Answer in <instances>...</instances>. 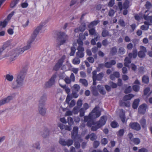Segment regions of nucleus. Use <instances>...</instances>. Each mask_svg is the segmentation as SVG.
<instances>
[{
    "instance_id": "nucleus-21",
    "label": "nucleus",
    "mask_w": 152,
    "mask_h": 152,
    "mask_svg": "<svg viewBox=\"0 0 152 152\" xmlns=\"http://www.w3.org/2000/svg\"><path fill=\"white\" fill-rule=\"evenodd\" d=\"M140 101V100L138 99H136L134 101L132 105V107L133 108L137 109V108Z\"/></svg>"
},
{
    "instance_id": "nucleus-57",
    "label": "nucleus",
    "mask_w": 152,
    "mask_h": 152,
    "mask_svg": "<svg viewBox=\"0 0 152 152\" xmlns=\"http://www.w3.org/2000/svg\"><path fill=\"white\" fill-rule=\"evenodd\" d=\"M124 131L123 129H120L118 133V136H122L123 135L124 133Z\"/></svg>"
},
{
    "instance_id": "nucleus-60",
    "label": "nucleus",
    "mask_w": 152,
    "mask_h": 152,
    "mask_svg": "<svg viewBox=\"0 0 152 152\" xmlns=\"http://www.w3.org/2000/svg\"><path fill=\"white\" fill-rule=\"evenodd\" d=\"M66 145L68 146H69L72 145L73 143L72 140L70 139L66 141Z\"/></svg>"
},
{
    "instance_id": "nucleus-15",
    "label": "nucleus",
    "mask_w": 152,
    "mask_h": 152,
    "mask_svg": "<svg viewBox=\"0 0 152 152\" xmlns=\"http://www.w3.org/2000/svg\"><path fill=\"white\" fill-rule=\"evenodd\" d=\"M129 126L131 128L136 130H139L141 129L140 125L137 122L130 123Z\"/></svg>"
},
{
    "instance_id": "nucleus-10",
    "label": "nucleus",
    "mask_w": 152,
    "mask_h": 152,
    "mask_svg": "<svg viewBox=\"0 0 152 152\" xmlns=\"http://www.w3.org/2000/svg\"><path fill=\"white\" fill-rule=\"evenodd\" d=\"M144 18L147 21L144 22L145 25L141 27V29L142 30H147L149 28V25H151V23H152V16H148L145 14L144 15Z\"/></svg>"
},
{
    "instance_id": "nucleus-38",
    "label": "nucleus",
    "mask_w": 152,
    "mask_h": 152,
    "mask_svg": "<svg viewBox=\"0 0 152 152\" xmlns=\"http://www.w3.org/2000/svg\"><path fill=\"white\" fill-rule=\"evenodd\" d=\"M20 0H14L12 1L10 7L11 8L14 7L18 3Z\"/></svg>"
},
{
    "instance_id": "nucleus-27",
    "label": "nucleus",
    "mask_w": 152,
    "mask_h": 152,
    "mask_svg": "<svg viewBox=\"0 0 152 152\" xmlns=\"http://www.w3.org/2000/svg\"><path fill=\"white\" fill-rule=\"evenodd\" d=\"M111 35L110 34L108 31L105 30H104L102 33V36L104 37L107 36H110Z\"/></svg>"
},
{
    "instance_id": "nucleus-41",
    "label": "nucleus",
    "mask_w": 152,
    "mask_h": 152,
    "mask_svg": "<svg viewBox=\"0 0 152 152\" xmlns=\"http://www.w3.org/2000/svg\"><path fill=\"white\" fill-rule=\"evenodd\" d=\"M79 111V108L75 106L74 107L72 110V112L74 114H77Z\"/></svg>"
},
{
    "instance_id": "nucleus-47",
    "label": "nucleus",
    "mask_w": 152,
    "mask_h": 152,
    "mask_svg": "<svg viewBox=\"0 0 152 152\" xmlns=\"http://www.w3.org/2000/svg\"><path fill=\"white\" fill-rule=\"evenodd\" d=\"M82 100L79 99L77 102V106L76 107H78L79 108H80L82 105Z\"/></svg>"
},
{
    "instance_id": "nucleus-12",
    "label": "nucleus",
    "mask_w": 152,
    "mask_h": 152,
    "mask_svg": "<svg viewBox=\"0 0 152 152\" xmlns=\"http://www.w3.org/2000/svg\"><path fill=\"white\" fill-rule=\"evenodd\" d=\"M65 58V55H64L58 60L57 63L53 67V69L54 70L57 71L61 67H62V64Z\"/></svg>"
},
{
    "instance_id": "nucleus-58",
    "label": "nucleus",
    "mask_w": 152,
    "mask_h": 152,
    "mask_svg": "<svg viewBox=\"0 0 152 152\" xmlns=\"http://www.w3.org/2000/svg\"><path fill=\"white\" fill-rule=\"evenodd\" d=\"M111 126L113 128H116L118 126V124L115 121L112 122L111 124Z\"/></svg>"
},
{
    "instance_id": "nucleus-8",
    "label": "nucleus",
    "mask_w": 152,
    "mask_h": 152,
    "mask_svg": "<svg viewBox=\"0 0 152 152\" xmlns=\"http://www.w3.org/2000/svg\"><path fill=\"white\" fill-rule=\"evenodd\" d=\"M78 128L77 126L74 127L72 132V138L75 141V146L76 148H79L80 147V143L76 141L77 139L78 138L77 135Z\"/></svg>"
},
{
    "instance_id": "nucleus-50",
    "label": "nucleus",
    "mask_w": 152,
    "mask_h": 152,
    "mask_svg": "<svg viewBox=\"0 0 152 152\" xmlns=\"http://www.w3.org/2000/svg\"><path fill=\"white\" fill-rule=\"evenodd\" d=\"M117 52V49L115 47H114L112 48L110 52V54L112 55H114Z\"/></svg>"
},
{
    "instance_id": "nucleus-61",
    "label": "nucleus",
    "mask_w": 152,
    "mask_h": 152,
    "mask_svg": "<svg viewBox=\"0 0 152 152\" xmlns=\"http://www.w3.org/2000/svg\"><path fill=\"white\" fill-rule=\"evenodd\" d=\"M108 142L107 140V139L105 138H104L102 139L101 140V143L102 144L105 145Z\"/></svg>"
},
{
    "instance_id": "nucleus-43",
    "label": "nucleus",
    "mask_w": 152,
    "mask_h": 152,
    "mask_svg": "<svg viewBox=\"0 0 152 152\" xmlns=\"http://www.w3.org/2000/svg\"><path fill=\"white\" fill-rule=\"evenodd\" d=\"M75 103L76 102L75 100H72L70 102H69V104H68L69 107H72L75 105Z\"/></svg>"
},
{
    "instance_id": "nucleus-29",
    "label": "nucleus",
    "mask_w": 152,
    "mask_h": 152,
    "mask_svg": "<svg viewBox=\"0 0 152 152\" xmlns=\"http://www.w3.org/2000/svg\"><path fill=\"white\" fill-rule=\"evenodd\" d=\"M72 62L74 64H80V60L79 58L76 57L73 59Z\"/></svg>"
},
{
    "instance_id": "nucleus-53",
    "label": "nucleus",
    "mask_w": 152,
    "mask_h": 152,
    "mask_svg": "<svg viewBox=\"0 0 152 152\" xmlns=\"http://www.w3.org/2000/svg\"><path fill=\"white\" fill-rule=\"evenodd\" d=\"M132 87L133 90L135 91H138L140 89L139 86L138 85H134Z\"/></svg>"
},
{
    "instance_id": "nucleus-40",
    "label": "nucleus",
    "mask_w": 152,
    "mask_h": 152,
    "mask_svg": "<svg viewBox=\"0 0 152 152\" xmlns=\"http://www.w3.org/2000/svg\"><path fill=\"white\" fill-rule=\"evenodd\" d=\"M134 18L136 20H139L141 19L144 18V15H142L141 14H140L139 15H135Z\"/></svg>"
},
{
    "instance_id": "nucleus-62",
    "label": "nucleus",
    "mask_w": 152,
    "mask_h": 152,
    "mask_svg": "<svg viewBox=\"0 0 152 152\" xmlns=\"http://www.w3.org/2000/svg\"><path fill=\"white\" fill-rule=\"evenodd\" d=\"M119 53L122 54H124L125 52V49L122 47H121L120 48L119 50Z\"/></svg>"
},
{
    "instance_id": "nucleus-9",
    "label": "nucleus",
    "mask_w": 152,
    "mask_h": 152,
    "mask_svg": "<svg viewBox=\"0 0 152 152\" xmlns=\"http://www.w3.org/2000/svg\"><path fill=\"white\" fill-rule=\"evenodd\" d=\"M77 42L79 45V46L77 48L78 51L76 53V56L79 58H83L84 55L83 53L84 49L83 47V42L80 39H77Z\"/></svg>"
},
{
    "instance_id": "nucleus-1",
    "label": "nucleus",
    "mask_w": 152,
    "mask_h": 152,
    "mask_svg": "<svg viewBox=\"0 0 152 152\" xmlns=\"http://www.w3.org/2000/svg\"><path fill=\"white\" fill-rule=\"evenodd\" d=\"M101 115V112L99 110V107H96L90 113L88 116L84 117V120L85 122H87V125L89 127H91V125L94 124L93 119L97 118Z\"/></svg>"
},
{
    "instance_id": "nucleus-48",
    "label": "nucleus",
    "mask_w": 152,
    "mask_h": 152,
    "mask_svg": "<svg viewBox=\"0 0 152 152\" xmlns=\"http://www.w3.org/2000/svg\"><path fill=\"white\" fill-rule=\"evenodd\" d=\"M59 143L63 145H66V141L65 140L62 138H60L59 141Z\"/></svg>"
},
{
    "instance_id": "nucleus-22",
    "label": "nucleus",
    "mask_w": 152,
    "mask_h": 152,
    "mask_svg": "<svg viewBox=\"0 0 152 152\" xmlns=\"http://www.w3.org/2000/svg\"><path fill=\"white\" fill-rule=\"evenodd\" d=\"M99 22V20H94L90 23L88 26V27L89 28H91L93 26L96 25Z\"/></svg>"
},
{
    "instance_id": "nucleus-63",
    "label": "nucleus",
    "mask_w": 152,
    "mask_h": 152,
    "mask_svg": "<svg viewBox=\"0 0 152 152\" xmlns=\"http://www.w3.org/2000/svg\"><path fill=\"white\" fill-rule=\"evenodd\" d=\"M119 24L122 26L124 27L125 26V23L122 19H120L119 21Z\"/></svg>"
},
{
    "instance_id": "nucleus-16",
    "label": "nucleus",
    "mask_w": 152,
    "mask_h": 152,
    "mask_svg": "<svg viewBox=\"0 0 152 152\" xmlns=\"http://www.w3.org/2000/svg\"><path fill=\"white\" fill-rule=\"evenodd\" d=\"M147 108V104H142L139 107V112L140 114H144L146 112Z\"/></svg>"
},
{
    "instance_id": "nucleus-34",
    "label": "nucleus",
    "mask_w": 152,
    "mask_h": 152,
    "mask_svg": "<svg viewBox=\"0 0 152 152\" xmlns=\"http://www.w3.org/2000/svg\"><path fill=\"white\" fill-rule=\"evenodd\" d=\"M103 76V74L102 73H100L99 74L97 75L95 77V80H100L102 79Z\"/></svg>"
},
{
    "instance_id": "nucleus-23",
    "label": "nucleus",
    "mask_w": 152,
    "mask_h": 152,
    "mask_svg": "<svg viewBox=\"0 0 152 152\" xmlns=\"http://www.w3.org/2000/svg\"><path fill=\"white\" fill-rule=\"evenodd\" d=\"M93 125H94L92 126L91 127V130L93 131H95L97 130L98 129H99L101 128V127L97 123V122L96 123V124H95L94 123V124H93L91 125V126Z\"/></svg>"
},
{
    "instance_id": "nucleus-20",
    "label": "nucleus",
    "mask_w": 152,
    "mask_h": 152,
    "mask_svg": "<svg viewBox=\"0 0 152 152\" xmlns=\"http://www.w3.org/2000/svg\"><path fill=\"white\" fill-rule=\"evenodd\" d=\"M116 64V61L114 60H112L110 62H107L105 63V66L107 68H110L112 65H115Z\"/></svg>"
},
{
    "instance_id": "nucleus-33",
    "label": "nucleus",
    "mask_w": 152,
    "mask_h": 152,
    "mask_svg": "<svg viewBox=\"0 0 152 152\" xmlns=\"http://www.w3.org/2000/svg\"><path fill=\"white\" fill-rule=\"evenodd\" d=\"M129 6V2L127 0H126L123 5V8L124 9H127Z\"/></svg>"
},
{
    "instance_id": "nucleus-46",
    "label": "nucleus",
    "mask_w": 152,
    "mask_h": 152,
    "mask_svg": "<svg viewBox=\"0 0 152 152\" xmlns=\"http://www.w3.org/2000/svg\"><path fill=\"white\" fill-rule=\"evenodd\" d=\"M86 110H85L84 108H81L79 109V112L80 113V115L81 117L83 116L84 115V113L86 111Z\"/></svg>"
},
{
    "instance_id": "nucleus-31",
    "label": "nucleus",
    "mask_w": 152,
    "mask_h": 152,
    "mask_svg": "<svg viewBox=\"0 0 152 152\" xmlns=\"http://www.w3.org/2000/svg\"><path fill=\"white\" fill-rule=\"evenodd\" d=\"M80 87L79 85L77 84H75L73 86L72 91L78 92L80 90Z\"/></svg>"
},
{
    "instance_id": "nucleus-4",
    "label": "nucleus",
    "mask_w": 152,
    "mask_h": 152,
    "mask_svg": "<svg viewBox=\"0 0 152 152\" xmlns=\"http://www.w3.org/2000/svg\"><path fill=\"white\" fill-rule=\"evenodd\" d=\"M69 39L68 36L65 33L62 32H60L57 35V43L56 45V46L59 48L60 46L67 42Z\"/></svg>"
},
{
    "instance_id": "nucleus-13",
    "label": "nucleus",
    "mask_w": 152,
    "mask_h": 152,
    "mask_svg": "<svg viewBox=\"0 0 152 152\" xmlns=\"http://www.w3.org/2000/svg\"><path fill=\"white\" fill-rule=\"evenodd\" d=\"M107 120V118L106 116H103L100 118L99 121L96 122L101 127L105 124Z\"/></svg>"
},
{
    "instance_id": "nucleus-30",
    "label": "nucleus",
    "mask_w": 152,
    "mask_h": 152,
    "mask_svg": "<svg viewBox=\"0 0 152 152\" xmlns=\"http://www.w3.org/2000/svg\"><path fill=\"white\" fill-rule=\"evenodd\" d=\"M67 123L69 126L72 125L74 124L73 118L70 117H68L67 118Z\"/></svg>"
},
{
    "instance_id": "nucleus-26",
    "label": "nucleus",
    "mask_w": 152,
    "mask_h": 152,
    "mask_svg": "<svg viewBox=\"0 0 152 152\" xmlns=\"http://www.w3.org/2000/svg\"><path fill=\"white\" fill-rule=\"evenodd\" d=\"M5 78L8 81L11 82L13 80L14 77L12 75L8 74L6 75Z\"/></svg>"
},
{
    "instance_id": "nucleus-11",
    "label": "nucleus",
    "mask_w": 152,
    "mask_h": 152,
    "mask_svg": "<svg viewBox=\"0 0 152 152\" xmlns=\"http://www.w3.org/2000/svg\"><path fill=\"white\" fill-rule=\"evenodd\" d=\"M56 78L55 75H53L51 78L45 83V86L46 88H51L55 83V80Z\"/></svg>"
},
{
    "instance_id": "nucleus-6",
    "label": "nucleus",
    "mask_w": 152,
    "mask_h": 152,
    "mask_svg": "<svg viewBox=\"0 0 152 152\" xmlns=\"http://www.w3.org/2000/svg\"><path fill=\"white\" fill-rule=\"evenodd\" d=\"M137 55V51L136 49L133 50L132 53H130L128 54V56L130 58L126 57L124 60V65L125 66L129 67V64L131 63V58H135Z\"/></svg>"
},
{
    "instance_id": "nucleus-59",
    "label": "nucleus",
    "mask_w": 152,
    "mask_h": 152,
    "mask_svg": "<svg viewBox=\"0 0 152 152\" xmlns=\"http://www.w3.org/2000/svg\"><path fill=\"white\" fill-rule=\"evenodd\" d=\"M39 144L38 142L34 143L32 145V146L38 149L39 148Z\"/></svg>"
},
{
    "instance_id": "nucleus-19",
    "label": "nucleus",
    "mask_w": 152,
    "mask_h": 152,
    "mask_svg": "<svg viewBox=\"0 0 152 152\" xmlns=\"http://www.w3.org/2000/svg\"><path fill=\"white\" fill-rule=\"evenodd\" d=\"M120 118L123 123H124L125 121V111L121 109L120 110Z\"/></svg>"
},
{
    "instance_id": "nucleus-37",
    "label": "nucleus",
    "mask_w": 152,
    "mask_h": 152,
    "mask_svg": "<svg viewBox=\"0 0 152 152\" xmlns=\"http://www.w3.org/2000/svg\"><path fill=\"white\" fill-rule=\"evenodd\" d=\"M86 25L85 23H83L79 27V30L80 31H83L85 29Z\"/></svg>"
},
{
    "instance_id": "nucleus-25",
    "label": "nucleus",
    "mask_w": 152,
    "mask_h": 152,
    "mask_svg": "<svg viewBox=\"0 0 152 152\" xmlns=\"http://www.w3.org/2000/svg\"><path fill=\"white\" fill-rule=\"evenodd\" d=\"M99 91L100 93L102 94H104L106 93L105 91L104 90L103 87L101 85H99L97 86Z\"/></svg>"
},
{
    "instance_id": "nucleus-14",
    "label": "nucleus",
    "mask_w": 152,
    "mask_h": 152,
    "mask_svg": "<svg viewBox=\"0 0 152 152\" xmlns=\"http://www.w3.org/2000/svg\"><path fill=\"white\" fill-rule=\"evenodd\" d=\"M140 50L138 53V56L140 58H143L145 56V53L146 52V49L145 47L141 46L140 47Z\"/></svg>"
},
{
    "instance_id": "nucleus-55",
    "label": "nucleus",
    "mask_w": 152,
    "mask_h": 152,
    "mask_svg": "<svg viewBox=\"0 0 152 152\" xmlns=\"http://www.w3.org/2000/svg\"><path fill=\"white\" fill-rule=\"evenodd\" d=\"M14 14V12H12L10 13L7 16V18L5 19L6 20L9 22L10 20L11 19V17L13 16Z\"/></svg>"
},
{
    "instance_id": "nucleus-45",
    "label": "nucleus",
    "mask_w": 152,
    "mask_h": 152,
    "mask_svg": "<svg viewBox=\"0 0 152 152\" xmlns=\"http://www.w3.org/2000/svg\"><path fill=\"white\" fill-rule=\"evenodd\" d=\"M80 82L85 86H88V83L87 81L85 79H80Z\"/></svg>"
},
{
    "instance_id": "nucleus-56",
    "label": "nucleus",
    "mask_w": 152,
    "mask_h": 152,
    "mask_svg": "<svg viewBox=\"0 0 152 152\" xmlns=\"http://www.w3.org/2000/svg\"><path fill=\"white\" fill-rule=\"evenodd\" d=\"M132 141L136 145L139 144L140 142V140L138 138L134 139Z\"/></svg>"
},
{
    "instance_id": "nucleus-24",
    "label": "nucleus",
    "mask_w": 152,
    "mask_h": 152,
    "mask_svg": "<svg viewBox=\"0 0 152 152\" xmlns=\"http://www.w3.org/2000/svg\"><path fill=\"white\" fill-rule=\"evenodd\" d=\"M134 95L132 94H130L128 95H125L123 98L124 101H127L130 100L132 98L134 97Z\"/></svg>"
},
{
    "instance_id": "nucleus-35",
    "label": "nucleus",
    "mask_w": 152,
    "mask_h": 152,
    "mask_svg": "<svg viewBox=\"0 0 152 152\" xmlns=\"http://www.w3.org/2000/svg\"><path fill=\"white\" fill-rule=\"evenodd\" d=\"M88 35V32H85L84 33V35H83L82 34H80L79 35V37L80 39H80L81 41L82 40L81 39H83V40L85 39H86V37L85 36H87Z\"/></svg>"
},
{
    "instance_id": "nucleus-7",
    "label": "nucleus",
    "mask_w": 152,
    "mask_h": 152,
    "mask_svg": "<svg viewBox=\"0 0 152 152\" xmlns=\"http://www.w3.org/2000/svg\"><path fill=\"white\" fill-rule=\"evenodd\" d=\"M46 101V98L43 97L41 98L40 100V103L39 107V113L42 115H45L46 113V109L44 107L45 105V102Z\"/></svg>"
},
{
    "instance_id": "nucleus-39",
    "label": "nucleus",
    "mask_w": 152,
    "mask_h": 152,
    "mask_svg": "<svg viewBox=\"0 0 152 152\" xmlns=\"http://www.w3.org/2000/svg\"><path fill=\"white\" fill-rule=\"evenodd\" d=\"M61 87L64 89L66 93L69 94V93L70 92V89L67 86H66V85H63L61 86Z\"/></svg>"
},
{
    "instance_id": "nucleus-32",
    "label": "nucleus",
    "mask_w": 152,
    "mask_h": 152,
    "mask_svg": "<svg viewBox=\"0 0 152 152\" xmlns=\"http://www.w3.org/2000/svg\"><path fill=\"white\" fill-rule=\"evenodd\" d=\"M140 122L142 127H144L145 126L146 121V120L144 119V118H142L140 120Z\"/></svg>"
},
{
    "instance_id": "nucleus-36",
    "label": "nucleus",
    "mask_w": 152,
    "mask_h": 152,
    "mask_svg": "<svg viewBox=\"0 0 152 152\" xmlns=\"http://www.w3.org/2000/svg\"><path fill=\"white\" fill-rule=\"evenodd\" d=\"M149 78L148 76L145 75L142 78V81L145 83H148L149 82Z\"/></svg>"
},
{
    "instance_id": "nucleus-44",
    "label": "nucleus",
    "mask_w": 152,
    "mask_h": 152,
    "mask_svg": "<svg viewBox=\"0 0 152 152\" xmlns=\"http://www.w3.org/2000/svg\"><path fill=\"white\" fill-rule=\"evenodd\" d=\"M97 138L96 135L94 133H92L90 134V139L91 140L93 141Z\"/></svg>"
},
{
    "instance_id": "nucleus-5",
    "label": "nucleus",
    "mask_w": 152,
    "mask_h": 152,
    "mask_svg": "<svg viewBox=\"0 0 152 152\" xmlns=\"http://www.w3.org/2000/svg\"><path fill=\"white\" fill-rule=\"evenodd\" d=\"M45 25V23H40L39 26H37L35 28L31 34V35L29 38V42H33L34 41L39 32Z\"/></svg>"
},
{
    "instance_id": "nucleus-2",
    "label": "nucleus",
    "mask_w": 152,
    "mask_h": 152,
    "mask_svg": "<svg viewBox=\"0 0 152 152\" xmlns=\"http://www.w3.org/2000/svg\"><path fill=\"white\" fill-rule=\"evenodd\" d=\"M29 39L27 41V45L24 47H22L17 49L13 50L9 53L8 55L6 56H11L12 57H15L20 54L23 53V52L30 49L31 47V45L33 42H29Z\"/></svg>"
},
{
    "instance_id": "nucleus-17",
    "label": "nucleus",
    "mask_w": 152,
    "mask_h": 152,
    "mask_svg": "<svg viewBox=\"0 0 152 152\" xmlns=\"http://www.w3.org/2000/svg\"><path fill=\"white\" fill-rule=\"evenodd\" d=\"M71 67V64L67 61L66 62V64L62 66L61 69L63 70L66 71L70 70Z\"/></svg>"
},
{
    "instance_id": "nucleus-54",
    "label": "nucleus",
    "mask_w": 152,
    "mask_h": 152,
    "mask_svg": "<svg viewBox=\"0 0 152 152\" xmlns=\"http://www.w3.org/2000/svg\"><path fill=\"white\" fill-rule=\"evenodd\" d=\"M71 52L70 53V56H73L75 52L76 49L75 48L72 47L71 48Z\"/></svg>"
},
{
    "instance_id": "nucleus-42",
    "label": "nucleus",
    "mask_w": 152,
    "mask_h": 152,
    "mask_svg": "<svg viewBox=\"0 0 152 152\" xmlns=\"http://www.w3.org/2000/svg\"><path fill=\"white\" fill-rule=\"evenodd\" d=\"M8 22L7 20L5 19L3 21L1 22L0 23V26H1L3 27H4L6 26Z\"/></svg>"
},
{
    "instance_id": "nucleus-28",
    "label": "nucleus",
    "mask_w": 152,
    "mask_h": 152,
    "mask_svg": "<svg viewBox=\"0 0 152 152\" xmlns=\"http://www.w3.org/2000/svg\"><path fill=\"white\" fill-rule=\"evenodd\" d=\"M150 90V88H145L144 90V94L145 95H150L152 93V91L149 92Z\"/></svg>"
},
{
    "instance_id": "nucleus-18",
    "label": "nucleus",
    "mask_w": 152,
    "mask_h": 152,
    "mask_svg": "<svg viewBox=\"0 0 152 152\" xmlns=\"http://www.w3.org/2000/svg\"><path fill=\"white\" fill-rule=\"evenodd\" d=\"M12 97L11 96H9L6 98L1 100L0 101V106L9 102L12 99Z\"/></svg>"
},
{
    "instance_id": "nucleus-3",
    "label": "nucleus",
    "mask_w": 152,
    "mask_h": 152,
    "mask_svg": "<svg viewBox=\"0 0 152 152\" xmlns=\"http://www.w3.org/2000/svg\"><path fill=\"white\" fill-rule=\"evenodd\" d=\"M25 76V74L23 72H21L18 73L16 79V84L13 83L12 87L13 88H17L22 87L24 85Z\"/></svg>"
},
{
    "instance_id": "nucleus-49",
    "label": "nucleus",
    "mask_w": 152,
    "mask_h": 152,
    "mask_svg": "<svg viewBox=\"0 0 152 152\" xmlns=\"http://www.w3.org/2000/svg\"><path fill=\"white\" fill-rule=\"evenodd\" d=\"M78 92L72 91V96L73 98H76L78 96V94H77Z\"/></svg>"
},
{
    "instance_id": "nucleus-64",
    "label": "nucleus",
    "mask_w": 152,
    "mask_h": 152,
    "mask_svg": "<svg viewBox=\"0 0 152 152\" xmlns=\"http://www.w3.org/2000/svg\"><path fill=\"white\" fill-rule=\"evenodd\" d=\"M99 142L98 141H95L93 145L94 147L96 148H97L99 145Z\"/></svg>"
},
{
    "instance_id": "nucleus-52",
    "label": "nucleus",
    "mask_w": 152,
    "mask_h": 152,
    "mask_svg": "<svg viewBox=\"0 0 152 152\" xmlns=\"http://www.w3.org/2000/svg\"><path fill=\"white\" fill-rule=\"evenodd\" d=\"M89 31L90 34L93 35L94 34L95 35V34H96L95 32V30L94 28H92L89 30Z\"/></svg>"
},
{
    "instance_id": "nucleus-51",
    "label": "nucleus",
    "mask_w": 152,
    "mask_h": 152,
    "mask_svg": "<svg viewBox=\"0 0 152 152\" xmlns=\"http://www.w3.org/2000/svg\"><path fill=\"white\" fill-rule=\"evenodd\" d=\"M72 98L70 95L68 94L67 95L66 99V102L67 104H69V101L71 100Z\"/></svg>"
}]
</instances>
